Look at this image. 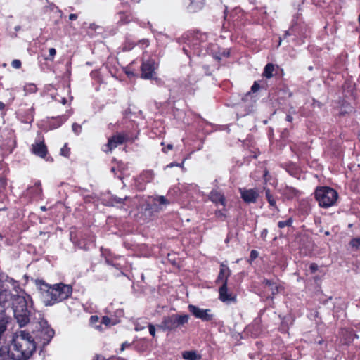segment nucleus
<instances>
[{
	"instance_id": "nucleus-1",
	"label": "nucleus",
	"mask_w": 360,
	"mask_h": 360,
	"mask_svg": "<svg viewBox=\"0 0 360 360\" xmlns=\"http://www.w3.org/2000/svg\"><path fill=\"white\" fill-rule=\"evenodd\" d=\"M37 285L41 292L46 306H53L68 300L73 290L71 285L63 283L50 285L44 280H37Z\"/></svg>"
},
{
	"instance_id": "nucleus-2",
	"label": "nucleus",
	"mask_w": 360,
	"mask_h": 360,
	"mask_svg": "<svg viewBox=\"0 0 360 360\" xmlns=\"http://www.w3.org/2000/svg\"><path fill=\"white\" fill-rule=\"evenodd\" d=\"M11 359L27 360L35 352L36 343L33 337L25 330L18 331L12 340Z\"/></svg>"
},
{
	"instance_id": "nucleus-3",
	"label": "nucleus",
	"mask_w": 360,
	"mask_h": 360,
	"mask_svg": "<svg viewBox=\"0 0 360 360\" xmlns=\"http://www.w3.org/2000/svg\"><path fill=\"white\" fill-rule=\"evenodd\" d=\"M231 274V271L229 267L226 264L221 263L219 272L215 282L217 284L221 283L219 289V298L223 302L235 303L237 302L236 295L228 292V279Z\"/></svg>"
},
{
	"instance_id": "nucleus-4",
	"label": "nucleus",
	"mask_w": 360,
	"mask_h": 360,
	"mask_svg": "<svg viewBox=\"0 0 360 360\" xmlns=\"http://www.w3.org/2000/svg\"><path fill=\"white\" fill-rule=\"evenodd\" d=\"M12 308L14 317L20 327L26 326L30 322V311L27 307V300L23 295H13Z\"/></svg>"
},
{
	"instance_id": "nucleus-5",
	"label": "nucleus",
	"mask_w": 360,
	"mask_h": 360,
	"mask_svg": "<svg viewBox=\"0 0 360 360\" xmlns=\"http://www.w3.org/2000/svg\"><path fill=\"white\" fill-rule=\"evenodd\" d=\"M314 198L320 207L328 208L335 204L338 193L329 186H319L315 190Z\"/></svg>"
},
{
	"instance_id": "nucleus-6",
	"label": "nucleus",
	"mask_w": 360,
	"mask_h": 360,
	"mask_svg": "<svg viewBox=\"0 0 360 360\" xmlns=\"http://www.w3.org/2000/svg\"><path fill=\"white\" fill-rule=\"evenodd\" d=\"M190 316L188 314H172L163 317L162 321L157 327L165 331H175L179 327L188 323Z\"/></svg>"
},
{
	"instance_id": "nucleus-7",
	"label": "nucleus",
	"mask_w": 360,
	"mask_h": 360,
	"mask_svg": "<svg viewBox=\"0 0 360 360\" xmlns=\"http://www.w3.org/2000/svg\"><path fill=\"white\" fill-rule=\"evenodd\" d=\"M129 141L130 137L127 132H116L108 139V142L102 147V150L105 153H112L117 146Z\"/></svg>"
},
{
	"instance_id": "nucleus-8",
	"label": "nucleus",
	"mask_w": 360,
	"mask_h": 360,
	"mask_svg": "<svg viewBox=\"0 0 360 360\" xmlns=\"http://www.w3.org/2000/svg\"><path fill=\"white\" fill-rule=\"evenodd\" d=\"M159 68V63L154 58H149L142 60L140 71V77L146 80L157 79L156 70Z\"/></svg>"
},
{
	"instance_id": "nucleus-9",
	"label": "nucleus",
	"mask_w": 360,
	"mask_h": 360,
	"mask_svg": "<svg viewBox=\"0 0 360 360\" xmlns=\"http://www.w3.org/2000/svg\"><path fill=\"white\" fill-rule=\"evenodd\" d=\"M30 150L32 154L46 162H53V158L50 155L48 147L45 143L44 137L39 136L34 140V142L31 145Z\"/></svg>"
},
{
	"instance_id": "nucleus-10",
	"label": "nucleus",
	"mask_w": 360,
	"mask_h": 360,
	"mask_svg": "<svg viewBox=\"0 0 360 360\" xmlns=\"http://www.w3.org/2000/svg\"><path fill=\"white\" fill-rule=\"evenodd\" d=\"M168 200L162 196L150 197L148 199L145 206V212H148L150 215L153 213L159 212L162 209L163 205H168Z\"/></svg>"
},
{
	"instance_id": "nucleus-11",
	"label": "nucleus",
	"mask_w": 360,
	"mask_h": 360,
	"mask_svg": "<svg viewBox=\"0 0 360 360\" xmlns=\"http://www.w3.org/2000/svg\"><path fill=\"white\" fill-rule=\"evenodd\" d=\"M34 108L32 105L21 103L16 111L18 119L23 123H32L34 120Z\"/></svg>"
},
{
	"instance_id": "nucleus-12",
	"label": "nucleus",
	"mask_w": 360,
	"mask_h": 360,
	"mask_svg": "<svg viewBox=\"0 0 360 360\" xmlns=\"http://www.w3.org/2000/svg\"><path fill=\"white\" fill-rule=\"evenodd\" d=\"M188 309L192 315L197 319H201L202 321H210L214 318V315L211 313L210 309H200L193 304H189Z\"/></svg>"
},
{
	"instance_id": "nucleus-13",
	"label": "nucleus",
	"mask_w": 360,
	"mask_h": 360,
	"mask_svg": "<svg viewBox=\"0 0 360 360\" xmlns=\"http://www.w3.org/2000/svg\"><path fill=\"white\" fill-rule=\"evenodd\" d=\"M238 191L241 199L246 204L255 203L259 197V193L257 188H240Z\"/></svg>"
},
{
	"instance_id": "nucleus-14",
	"label": "nucleus",
	"mask_w": 360,
	"mask_h": 360,
	"mask_svg": "<svg viewBox=\"0 0 360 360\" xmlns=\"http://www.w3.org/2000/svg\"><path fill=\"white\" fill-rule=\"evenodd\" d=\"M207 38L208 36L206 33L197 32L194 34L192 39V46L195 51L199 54L202 53V50L208 45L207 44Z\"/></svg>"
},
{
	"instance_id": "nucleus-15",
	"label": "nucleus",
	"mask_w": 360,
	"mask_h": 360,
	"mask_svg": "<svg viewBox=\"0 0 360 360\" xmlns=\"http://www.w3.org/2000/svg\"><path fill=\"white\" fill-rule=\"evenodd\" d=\"M13 295L4 287V283H0V314H5L6 304L12 301Z\"/></svg>"
},
{
	"instance_id": "nucleus-16",
	"label": "nucleus",
	"mask_w": 360,
	"mask_h": 360,
	"mask_svg": "<svg viewBox=\"0 0 360 360\" xmlns=\"http://www.w3.org/2000/svg\"><path fill=\"white\" fill-rule=\"evenodd\" d=\"M209 200L215 205H222L224 207L226 205V199L224 193L219 190L213 189L208 195Z\"/></svg>"
},
{
	"instance_id": "nucleus-17",
	"label": "nucleus",
	"mask_w": 360,
	"mask_h": 360,
	"mask_svg": "<svg viewBox=\"0 0 360 360\" xmlns=\"http://www.w3.org/2000/svg\"><path fill=\"white\" fill-rule=\"evenodd\" d=\"M281 194L284 200H292L294 198L299 197L301 192L294 187L285 186L281 189Z\"/></svg>"
},
{
	"instance_id": "nucleus-18",
	"label": "nucleus",
	"mask_w": 360,
	"mask_h": 360,
	"mask_svg": "<svg viewBox=\"0 0 360 360\" xmlns=\"http://www.w3.org/2000/svg\"><path fill=\"white\" fill-rule=\"evenodd\" d=\"M262 284L269 288V290H271V295L269 297L271 300H273L275 295H276L280 291L283 290V287L281 285H278L276 283L266 278L263 280Z\"/></svg>"
},
{
	"instance_id": "nucleus-19",
	"label": "nucleus",
	"mask_w": 360,
	"mask_h": 360,
	"mask_svg": "<svg viewBox=\"0 0 360 360\" xmlns=\"http://www.w3.org/2000/svg\"><path fill=\"white\" fill-rule=\"evenodd\" d=\"M155 176L154 172L151 169L143 171L139 176V184H146L153 181Z\"/></svg>"
},
{
	"instance_id": "nucleus-20",
	"label": "nucleus",
	"mask_w": 360,
	"mask_h": 360,
	"mask_svg": "<svg viewBox=\"0 0 360 360\" xmlns=\"http://www.w3.org/2000/svg\"><path fill=\"white\" fill-rule=\"evenodd\" d=\"M55 331L49 326H44L41 330V338L44 339V345L49 343L52 338L54 336Z\"/></svg>"
},
{
	"instance_id": "nucleus-21",
	"label": "nucleus",
	"mask_w": 360,
	"mask_h": 360,
	"mask_svg": "<svg viewBox=\"0 0 360 360\" xmlns=\"http://www.w3.org/2000/svg\"><path fill=\"white\" fill-rule=\"evenodd\" d=\"M204 0H189L187 8L191 13H196L204 7Z\"/></svg>"
},
{
	"instance_id": "nucleus-22",
	"label": "nucleus",
	"mask_w": 360,
	"mask_h": 360,
	"mask_svg": "<svg viewBox=\"0 0 360 360\" xmlns=\"http://www.w3.org/2000/svg\"><path fill=\"white\" fill-rule=\"evenodd\" d=\"M344 338V344L349 345L355 338H358V335L353 329H347L342 334Z\"/></svg>"
},
{
	"instance_id": "nucleus-23",
	"label": "nucleus",
	"mask_w": 360,
	"mask_h": 360,
	"mask_svg": "<svg viewBox=\"0 0 360 360\" xmlns=\"http://www.w3.org/2000/svg\"><path fill=\"white\" fill-rule=\"evenodd\" d=\"M264 191L265 192L266 199L269 204V207L274 208L277 211H279V209L277 206L276 198L271 193V190L266 186H264Z\"/></svg>"
},
{
	"instance_id": "nucleus-24",
	"label": "nucleus",
	"mask_w": 360,
	"mask_h": 360,
	"mask_svg": "<svg viewBox=\"0 0 360 360\" xmlns=\"http://www.w3.org/2000/svg\"><path fill=\"white\" fill-rule=\"evenodd\" d=\"M354 112V108L347 101L343 100L341 101L340 110L339 112L340 116H345L347 114L352 113Z\"/></svg>"
},
{
	"instance_id": "nucleus-25",
	"label": "nucleus",
	"mask_w": 360,
	"mask_h": 360,
	"mask_svg": "<svg viewBox=\"0 0 360 360\" xmlns=\"http://www.w3.org/2000/svg\"><path fill=\"white\" fill-rule=\"evenodd\" d=\"M204 49L206 51L207 53L212 55L215 60L217 58H219V51L220 47L217 44L210 43Z\"/></svg>"
},
{
	"instance_id": "nucleus-26",
	"label": "nucleus",
	"mask_w": 360,
	"mask_h": 360,
	"mask_svg": "<svg viewBox=\"0 0 360 360\" xmlns=\"http://www.w3.org/2000/svg\"><path fill=\"white\" fill-rule=\"evenodd\" d=\"M275 70L274 65L272 63H267L264 67V72L262 73L263 77L270 79L274 76V71Z\"/></svg>"
},
{
	"instance_id": "nucleus-27",
	"label": "nucleus",
	"mask_w": 360,
	"mask_h": 360,
	"mask_svg": "<svg viewBox=\"0 0 360 360\" xmlns=\"http://www.w3.org/2000/svg\"><path fill=\"white\" fill-rule=\"evenodd\" d=\"M182 356L186 360H197L201 358L194 351H186L182 354Z\"/></svg>"
},
{
	"instance_id": "nucleus-28",
	"label": "nucleus",
	"mask_w": 360,
	"mask_h": 360,
	"mask_svg": "<svg viewBox=\"0 0 360 360\" xmlns=\"http://www.w3.org/2000/svg\"><path fill=\"white\" fill-rule=\"evenodd\" d=\"M11 359L10 349L7 347H0V360H8Z\"/></svg>"
},
{
	"instance_id": "nucleus-29",
	"label": "nucleus",
	"mask_w": 360,
	"mask_h": 360,
	"mask_svg": "<svg viewBox=\"0 0 360 360\" xmlns=\"http://www.w3.org/2000/svg\"><path fill=\"white\" fill-rule=\"evenodd\" d=\"M99 322H100V319L97 315H92L90 316V319H89L90 325L94 326L95 328H96L99 330H102L101 324L96 325Z\"/></svg>"
},
{
	"instance_id": "nucleus-30",
	"label": "nucleus",
	"mask_w": 360,
	"mask_h": 360,
	"mask_svg": "<svg viewBox=\"0 0 360 360\" xmlns=\"http://www.w3.org/2000/svg\"><path fill=\"white\" fill-rule=\"evenodd\" d=\"M136 46H137L136 42L127 39L122 44V50L124 51H129L132 50Z\"/></svg>"
},
{
	"instance_id": "nucleus-31",
	"label": "nucleus",
	"mask_w": 360,
	"mask_h": 360,
	"mask_svg": "<svg viewBox=\"0 0 360 360\" xmlns=\"http://www.w3.org/2000/svg\"><path fill=\"white\" fill-rule=\"evenodd\" d=\"M293 224V219L292 217H290L285 221H280L278 222V227L280 229H283L285 227H290Z\"/></svg>"
},
{
	"instance_id": "nucleus-32",
	"label": "nucleus",
	"mask_w": 360,
	"mask_h": 360,
	"mask_svg": "<svg viewBox=\"0 0 360 360\" xmlns=\"http://www.w3.org/2000/svg\"><path fill=\"white\" fill-rule=\"evenodd\" d=\"M4 282H8L9 283H11L13 285L17 283V281H15L13 278L9 277L8 275H6L2 272H0V283Z\"/></svg>"
},
{
	"instance_id": "nucleus-33",
	"label": "nucleus",
	"mask_w": 360,
	"mask_h": 360,
	"mask_svg": "<svg viewBox=\"0 0 360 360\" xmlns=\"http://www.w3.org/2000/svg\"><path fill=\"white\" fill-rule=\"evenodd\" d=\"M117 323L116 321H113L111 318L104 316L102 317L101 324L105 325L106 327L115 326Z\"/></svg>"
},
{
	"instance_id": "nucleus-34",
	"label": "nucleus",
	"mask_w": 360,
	"mask_h": 360,
	"mask_svg": "<svg viewBox=\"0 0 360 360\" xmlns=\"http://www.w3.org/2000/svg\"><path fill=\"white\" fill-rule=\"evenodd\" d=\"M150 44V41L148 39H142L136 42V45L141 49L148 48Z\"/></svg>"
},
{
	"instance_id": "nucleus-35",
	"label": "nucleus",
	"mask_w": 360,
	"mask_h": 360,
	"mask_svg": "<svg viewBox=\"0 0 360 360\" xmlns=\"http://www.w3.org/2000/svg\"><path fill=\"white\" fill-rule=\"evenodd\" d=\"M230 56V51L228 49H223L222 50L219 49V58H217V60L219 62L222 58H229Z\"/></svg>"
},
{
	"instance_id": "nucleus-36",
	"label": "nucleus",
	"mask_w": 360,
	"mask_h": 360,
	"mask_svg": "<svg viewBox=\"0 0 360 360\" xmlns=\"http://www.w3.org/2000/svg\"><path fill=\"white\" fill-rule=\"evenodd\" d=\"M56 53L57 51L55 48H50L49 49V55L44 57V60L46 61H53Z\"/></svg>"
},
{
	"instance_id": "nucleus-37",
	"label": "nucleus",
	"mask_w": 360,
	"mask_h": 360,
	"mask_svg": "<svg viewBox=\"0 0 360 360\" xmlns=\"http://www.w3.org/2000/svg\"><path fill=\"white\" fill-rule=\"evenodd\" d=\"M60 155L65 157L69 158L70 155V148L68 146V143H65L63 148L60 149Z\"/></svg>"
},
{
	"instance_id": "nucleus-38",
	"label": "nucleus",
	"mask_w": 360,
	"mask_h": 360,
	"mask_svg": "<svg viewBox=\"0 0 360 360\" xmlns=\"http://www.w3.org/2000/svg\"><path fill=\"white\" fill-rule=\"evenodd\" d=\"M53 120H54V122H53L51 124L53 125V127L54 129L59 127L65 122V119L63 118V116L54 118Z\"/></svg>"
},
{
	"instance_id": "nucleus-39",
	"label": "nucleus",
	"mask_w": 360,
	"mask_h": 360,
	"mask_svg": "<svg viewBox=\"0 0 360 360\" xmlns=\"http://www.w3.org/2000/svg\"><path fill=\"white\" fill-rule=\"evenodd\" d=\"M349 244L352 248L358 250L360 248V238H352Z\"/></svg>"
},
{
	"instance_id": "nucleus-40",
	"label": "nucleus",
	"mask_w": 360,
	"mask_h": 360,
	"mask_svg": "<svg viewBox=\"0 0 360 360\" xmlns=\"http://www.w3.org/2000/svg\"><path fill=\"white\" fill-rule=\"evenodd\" d=\"M72 129L75 134L79 135L82 131V127L81 124L75 122L72 125Z\"/></svg>"
},
{
	"instance_id": "nucleus-41",
	"label": "nucleus",
	"mask_w": 360,
	"mask_h": 360,
	"mask_svg": "<svg viewBox=\"0 0 360 360\" xmlns=\"http://www.w3.org/2000/svg\"><path fill=\"white\" fill-rule=\"evenodd\" d=\"M125 199L126 198H118V197L114 196V197L111 198V202H112V205H117V204H124Z\"/></svg>"
},
{
	"instance_id": "nucleus-42",
	"label": "nucleus",
	"mask_w": 360,
	"mask_h": 360,
	"mask_svg": "<svg viewBox=\"0 0 360 360\" xmlns=\"http://www.w3.org/2000/svg\"><path fill=\"white\" fill-rule=\"evenodd\" d=\"M7 186V179L4 175L0 176V191L4 190Z\"/></svg>"
},
{
	"instance_id": "nucleus-43",
	"label": "nucleus",
	"mask_w": 360,
	"mask_h": 360,
	"mask_svg": "<svg viewBox=\"0 0 360 360\" xmlns=\"http://www.w3.org/2000/svg\"><path fill=\"white\" fill-rule=\"evenodd\" d=\"M226 208L224 207L223 210H217L215 211V216L220 219V218H225L226 216V214L224 213V211H226Z\"/></svg>"
},
{
	"instance_id": "nucleus-44",
	"label": "nucleus",
	"mask_w": 360,
	"mask_h": 360,
	"mask_svg": "<svg viewBox=\"0 0 360 360\" xmlns=\"http://www.w3.org/2000/svg\"><path fill=\"white\" fill-rule=\"evenodd\" d=\"M11 66L15 69H20L22 67V63L19 59H14L11 62Z\"/></svg>"
},
{
	"instance_id": "nucleus-45",
	"label": "nucleus",
	"mask_w": 360,
	"mask_h": 360,
	"mask_svg": "<svg viewBox=\"0 0 360 360\" xmlns=\"http://www.w3.org/2000/svg\"><path fill=\"white\" fill-rule=\"evenodd\" d=\"M270 179H271V176L269 174V172L267 169H265L264 171V174H263V179L264 181V184H266L267 182H269L270 181Z\"/></svg>"
},
{
	"instance_id": "nucleus-46",
	"label": "nucleus",
	"mask_w": 360,
	"mask_h": 360,
	"mask_svg": "<svg viewBox=\"0 0 360 360\" xmlns=\"http://www.w3.org/2000/svg\"><path fill=\"white\" fill-rule=\"evenodd\" d=\"M259 253L255 250H252L250 255V260L254 261L255 259L258 257Z\"/></svg>"
},
{
	"instance_id": "nucleus-47",
	"label": "nucleus",
	"mask_w": 360,
	"mask_h": 360,
	"mask_svg": "<svg viewBox=\"0 0 360 360\" xmlns=\"http://www.w3.org/2000/svg\"><path fill=\"white\" fill-rule=\"evenodd\" d=\"M319 269L318 265L316 263H311L309 265V271L311 274H314Z\"/></svg>"
},
{
	"instance_id": "nucleus-48",
	"label": "nucleus",
	"mask_w": 360,
	"mask_h": 360,
	"mask_svg": "<svg viewBox=\"0 0 360 360\" xmlns=\"http://www.w3.org/2000/svg\"><path fill=\"white\" fill-rule=\"evenodd\" d=\"M149 333L153 336H155V327L152 323H148Z\"/></svg>"
},
{
	"instance_id": "nucleus-49",
	"label": "nucleus",
	"mask_w": 360,
	"mask_h": 360,
	"mask_svg": "<svg viewBox=\"0 0 360 360\" xmlns=\"http://www.w3.org/2000/svg\"><path fill=\"white\" fill-rule=\"evenodd\" d=\"M260 88V86L257 82H255L253 85L251 86V91L255 93Z\"/></svg>"
},
{
	"instance_id": "nucleus-50",
	"label": "nucleus",
	"mask_w": 360,
	"mask_h": 360,
	"mask_svg": "<svg viewBox=\"0 0 360 360\" xmlns=\"http://www.w3.org/2000/svg\"><path fill=\"white\" fill-rule=\"evenodd\" d=\"M173 145L172 144H167L166 147L162 148V152L165 153H167L168 150H172Z\"/></svg>"
},
{
	"instance_id": "nucleus-51",
	"label": "nucleus",
	"mask_w": 360,
	"mask_h": 360,
	"mask_svg": "<svg viewBox=\"0 0 360 360\" xmlns=\"http://www.w3.org/2000/svg\"><path fill=\"white\" fill-rule=\"evenodd\" d=\"M77 18H78L77 15L75 14V13H71L69 15V20H75L77 19Z\"/></svg>"
},
{
	"instance_id": "nucleus-52",
	"label": "nucleus",
	"mask_w": 360,
	"mask_h": 360,
	"mask_svg": "<svg viewBox=\"0 0 360 360\" xmlns=\"http://www.w3.org/2000/svg\"><path fill=\"white\" fill-rule=\"evenodd\" d=\"M125 73L126 75L128 76V77H133V76H135V73L132 71V70H130L129 69L126 70L125 71Z\"/></svg>"
},
{
	"instance_id": "nucleus-53",
	"label": "nucleus",
	"mask_w": 360,
	"mask_h": 360,
	"mask_svg": "<svg viewBox=\"0 0 360 360\" xmlns=\"http://www.w3.org/2000/svg\"><path fill=\"white\" fill-rule=\"evenodd\" d=\"M29 87H30L31 91L34 92L37 91V86H36V85H34L33 84H30Z\"/></svg>"
},
{
	"instance_id": "nucleus-54",
	"label": "nucleus",
	"mask_w": 360,
	"mask_h": 360,
	"mask_svg": "<svg viewBox=\"0 0 360 360\" xmlns=\"http://www.w3.org/2000/svg\"><path fill=\"white\" fill-rule=\"evenodd\" d=\"M285 120H286V121H288V122H292V120H293V117H292V115H286V117H285Z\"/></svg>"
},
{
	"instance_id": "nucleus-55",
	"label": "nucleus",
	"mask_w": 360,
	"mask_h": 360,
	"mask_svg": "<svg viewBox=\"0 0 360 360\" xmlns=\"http://www.w3.org/2000/svg\"><path fill=\"white\" fill-rule=\"evenodd\" d=\"M5 108H6V105L3 102L0 101V110H1V111L5 110Z\"/></svg>"
},
{
	"instance_id": "nucleus-56",
	"label": "nucleus",
	"mask_w": 360,
	"mask_h": 360,
	"mask_svg": "<svg viewBox=\"0 0 360 360\" xmlns=\"http://www.w3.org/2000/svg\"><path fill=\"white\" fill-rule=\"evenodd\" d=\"M62 104L65 105L68 102L67 99L65 97L61 98V100L59 101Z\"/></svg>"
},
{
	"instance_id": "nucleus-57",
	"label": "nucleus",
	"mask_w": 360,
	"mask_h": 360,
	"mask_svg": "<svg viewBox=\"0 0 360 360\" xmlns=\"http://www.w3.org/2000/svg\"><path fill=\"white\" fill-rule=\"evenodd\" d=\"M291 34L290 33V30H288L285 32V34H283V39H285L288 36H290Z\"/></svg>"
},
{
	"instance_id": "nucleus-58",
	"label": "nucleus",
	"mask_w": 360,
	"mask_h": 360,
	"mask_svg": "<svg viewBox=\"0 0 360 360\" xmlns=\"http://www.w3.org/2000/svg\"><path fill=\"white\" fill-rule=\"evenodd\" d=\"M105 262H106V263H107V264H108L113 265L112 262V261L110 260V258H108V257H106V258H105Z\"/></svg>"
},
{
	"instance_id": "nucleus-59",
	"label": "nucleus",
	"mask_w": 360,
	"mask_h": 360,
	"mask_svg": "<svg viewBox=\"0 0 360 360\" xmlns=\"http://www.w3.org/2000/svg\"><path fill=\"white\" fill-rule=\"evenodd\" d=\"M176 164H177V162H171L170 164H169L167 165V167H175L176 166L175 165H176Z\"/></svg>"
},
{
	"instance_id": "nucleus-60",
	"label": "nucleus",
	"mask_w": 360,
	"mask_h": 360,
	"mask_svg": "<svg viewBox=\"0 0 360 360\" xmlns=\"http://www.w3.org/2000/svg\"><path fill=\"white\" fill-rule=\"evenodd\" d=\"M184 160H183V162L181 163H177L175 165H176V167H179L184 168Z\"/></svg>"
},
{
	"instance_id": "nucleus-61",
	"label": "nucleus",
	"mask_w": 360,
	"mask_h": 360,
	"mask_svg": "<svg viewBox=\"0 0 360 360\" xmlns=\"http://www.w3.org/2000/svg\"><path fill=\"white\" fill-rule=\"evenodd\" d=\"M125 345H127V342H124L122 344L121 351H123L124 349ZM127 345H129L127 344Z\"/></svg>"
},
{
	"instance_id": "nucleus-62",
	"label": "nucleus",
	"mask_w": 360,
	"mask_h": 360,
	"mask_svg": "<svg viewBox=\"0 0 360 360\" xmlns=\"http://www.w3.org/2000/svg\"><path fill=\"white\" fill-rule=\"evenodd\" d=\"M320 279H321V278L319 276H315L314 277V280L315 282L319 281Z\"/></svg>"
},
{
	"instance_id": "nucleus-63",
	"label": "nucleus",
	"mask_w": 360,
	"mask_h": 360,
	"mask_svg": "<svg viewBox=\"0 0 360 360\" xmlns=\"http://www.w3.org/2000/svg\"><path fill=\"white\" fill-rule=\"evenodd\" d=\"M97 73H98L97 72L92 71L91 75V76H93L94 74H97Z\"/></svg>"
},
{
	"instance_id": "nucleus-64",
	"label": "nucleus",
	"mask_w": 360,
	"mask_h": 360,
	"mask_svg": "<svg viewBox=\"0 0 360 360\" xmlns=\"http://www.w3.org/2000/svg\"><path fill=\"white\" fill-rule=\"evenodd\" d=\"M358 20H359V22L360 23V15H359Z\"/></svg>"
}]
</instances>
